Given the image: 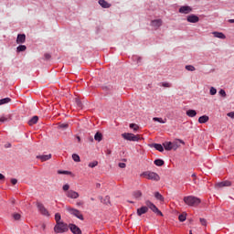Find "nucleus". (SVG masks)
<instances>
[{
  "instance_id": "obj_1",
  "label": "nucleus",
  "mask_w": 234,
  "mask_h": 234,
  "mask_svg": "<svg viewBox=\"0 0 234 234\" xmlns=\"http://www.w3.org/2000/svg\"><path fill=\"white\" fill-rule=\"evenodd\" d=\"M122 138H123V140H127L128 142H140V140H142L140 134L135 135L132 133H122Z\"/></svg>"
},
{
  "instance_id": "obj_2",
  "label": "nucleus",
  "mask_w": 234,
  "mask_h": 234,
  "mask_svg": "<svg viewBox=\"0 0 234 234\" xmlns=\"http://www.w3.org/2000/svg\"><path fill=\"white\" fill-rule=\"evenodd\" d=\"M184 202L186 204V206H198L200 204V198L193 197V196H186L184 197Z\"/></svg>"
},
{
  "instance_id": "obj_3",
  "label": "nucleus",
  "mask_w": 234,
  "mask_h": 234,
  "mask_svg": "<svg viewBox=\"0 0 234 234\" xmlns=\"http://www.w3.org/2000/svg\"><path fill=\"white\" fill-rule=\"evenodd\" d=\"M69 225L63 221L57 223L54 227L55 233H67L69 231Z\"/></svg>"
},
{
  "instance_id": "obj_4",
  "label": "nucleus",
  "mask_w": 234,
  "mask_h": 234,
  "mask_svg": "<svg viewBox=\"0 0 234 234\" xmlns=\"http://www.w3.org/2000/svg\"><path fill=\"white\" fill-rule=\"evenodd\" d=\"M66 210L68 211V213H69V215L76 217V218H79L80 220H84L83 214H81V211L72 207H66Z\"/></svg>"
},
{
  "instance_id": "obj_5",
  "label": "nucleus",
  "mask_w": 234,
  "mask_h": 234,
  "mask_svg": "<svg viewBox=\"0 0 234 234\" xmlns=\"http://www.w3.org/2000/svg\"><path fill=\"white\" fill-rule=\"evenodd\" d=\"M142 176H144V178H147L148 180H154V182L160 180V176L154 172H144L142 174Z\"/></svg>"
},
{
  "instance_id": "obj_6",
  "label": "nucleus",
  "mask_w": 234,
  "mask_h": 234,
  "mask_svg": "<svg viewBox=\"0 0 234 234\" xmlns=\"http://www.w3.org/2000/svg\"><path fill=\"white\" fill-rule=\"evenodd\" d=\"M145 206L149 207L154 213H156L157 215H160V217H163L164 214H162V211L156 207V205H154L153 202L147 200L145 201Z\"/></svg>"
},
{
  "instance_id": "obj_7",
  "label": "nucleus",
  "mask_w": 234,
  "mask_h": 234,
  "mask_svg": "<svg viewBox=\"0 0 234 234\" xmlns=\"http://www.w3.org/2000/svg\"><path fill=\"white\" fill-rule=\"evenodd\" d=\"M37 207L40 214H42L44 217H50V213L48 212V209L45 207V205L40 202H37Z\"/></svg>"
},
{
  "instance_id": "obj_8",
  "label": "nucleus",
  "mask_w": 234,
  "mask_h": 234,
  "mask_svg": "<svg viewBox=\"0 0 234 234\" xmlns=\"http://www.w3.org/2000/svg\"><path fill=\"white\" fill-rule=\"evenodd\" d=\"M231 186V183L230 181H222V182H218L215 185V188L216 189H222V187H229Z\"/></svg>"
},
{
  "instance_id": "obj_9",
  "label": "nucleus",
  "mask_w": 234,
  "mask_h": 234,
  "mask_svg": "<svg viewBox=\"0 0 234 234\" xmlns=\"http://www.w3.org/2000/svg\"><path fill=\"white\" fill-rule=\"evenodd\" d=\"M193 12V8L189 5H183L179 8V14H191Z\"/></svg>"
},
{
  "instance_id": "obj_10",
  "label": "nucleus",
  "mask_w": 234,
  "mask_h": 234,
  "mask_svg": "<svg viewBox=\"0 0 234 234\" xmlns=\"http://www.w3.org/2000/svg\"><path fill=\"white\" fill-rule=\"evenodd\" d=\"M69 228L73 234H82L81 229H80V227L76 226L75 224H69Z\"/></svg>"
},
{
  "instance_id": "obj_11",
  "label": "nucleus",
  "mask_w": 234,
  "mask_h": 234,
  "mask_svg": "<svg viewBox=\"0 0 234 234\" xmlns=\"http://www.w3.org/2000/svg\"><path fill=\"white\" fill-rule=\"evenodd\" d=\"M66 197H68V198H80V194L74 190H69L68 192H66Z\"/></svg>"
},
{
  "instance_id": "obj_12",
  "label": "nucleus",
  "mask_w": 234,
  "mask_h": 234,
  "mask_svg": "<svg viewBox=\"0 0 234 234\" xmlns=\"http://www.w3.org/2000/svg\"><path fill=\"white\" fill-rule=\"evenodd\" d=\"M186 21L188 23H198L200 21V18L197 15H189L186 17Z\"/></svg>"
},
{
  "instance_id": "obj_13",
  "label": "nucleus",
  "mask_w": 234,
  "mask_h": 234,
  "mask_svg": "<svg viewBox=\"0 0 234 234\" xmlns=\"http://www.w3.org/2000/svg\"><path fill=\"white\" fill-rule=\"evenodd\" d=\"M25 41H27V36L25 34H18L16 43L19 45L25 43Z\"/></svg>"
},
{
  "instance_id": "obj_14",
  "label": "nucleus",
  "mask_w": 234,
  "mask_h": 234,
  "mask_svg": "<svg viewBox=\"0 0 234 234\" xmlns=\"http://www.w3.org/2000/svg\"><path fill=\"white\" fill-rule=\"evenodd\" d=\"M149 211V207H142L137 209V215L138 217H142V215H145Z\"/></svg>"
},
{
  "instance_id": "obj_15",
  "label": "nucleus",
  "mask_w": 234,
  "mask_h": 234,
  "mask_svg": "<svg viewBox=\"0 0 234 234\" xmlns=\"http://www.w3.org/2000/svg\"><path fill=\"white\" fill-rule=\"evenodd\" d=\"M162 23V19H155L151 21V25L154 27V28H160Z\"/></svg>"
},
{
  "instance_id": "obj_16",
  "label": "nucleus",
  "mask_w": 234,
  "mask_h": 234,
  "mask_svg": "<svg viewBox=\"0 0 234 234\" xmlns=\"http://www.w3.org/2000/svg\"><path fill=\"white\" fill-rule=\"evenodd\" d=\"M41 162H47V160H50L52 158V154H43V155H38L37 156Z\"/></svg>"
},
{
  "instance_id": "obj_17",
  "label": "nucleus",
  "mask_w": 234,
  "mask_h": 234,
  "mask_svg": "<svg viewBox=\"0 0 234 234\" xmlns=\"http://www.w3.org/2000/svg\"><path fill=\"white\" fill-rule=\"evenodd\" d=\"M214 37H218V39H226V35H224L222 32H213L212 33Z\"/></svg>"
},
{
  "instance_id": "obj_18",
  "label": "nucleus",
  "mask_w": 234,
  "mask_h": 234,
  "mask_svg": "<svg viewBox=\"0 0 234 234\" xmlns=\"http://www.w3.org/2000/svg\"><path fill=\"white\" fill-rule=\"evenodd\" d=\"M207 122H209V116L207 115H202L201 117L198 118L199 123H207Z\"/></svg>"
},
{
  "instance_id": "obj_19",
  "label": "nucleus",
  "mask_w": 234,
  "mask_h": 234,
  "mask_svg": "<svg viewBox=\"0 0 234 234\" xmlns=\"http://www.w3.org/2000/svg\"><path fill=\"white\" fill-rule=\"evenodd\" d=\"M151 147H154L156 151H159V153H164V146L160 144H153Z\"/></svg>"
},
{
  "instance_id": "obj_20",
  "label": "nucleus",
  "mask_w": 234,
  "mask_h": 234,
  "mask_svg": "<svg viewBox=\"0 0 234 234\" xmlns=\"http://www.w3.org/2000/svg\"><path fill=\"white\" fill-rule=\"evenodd\" d=\"M99 5H101L102 8H111V4L105 0H99Z\"/></svg>"
},
{
  "instance_id": "obj_21",
  "label": "nucleus",
  "mask_w": 234,
  "mask_h": 234,
  "mask_svg": "<svg viewBox=\"0 0 234 234\" xmlns=\"http://www.w3.org/2000/svg\"><path fill=\"white\" fill-rule=\"evenodd\" d=\"M38 120H39V117L34 116L32 119H30L28 121V125H30V126L36 125V123H37Z\"/></svg>"
},
{
  "instance_id": "obj_22",
  "label": "nucleus",
  "mask_w": 234,
  "mask_h": 234,
  "mask_svg": "<svg viewBox=\"0 0 234 234\" xmlns=\"http://www.w3.org/2000/svg\"><path fill=\"white\" fill-rule=\"evenodd\" d=\"M163 145H164L165 151H171L173 149L172 142H165Z\"/></svg>"
},
{
  "instance_id": "obj_23",
  "label": "nucleus",
  "mask_w": 234,
  "mask_h": 234,
  "mask_svg": "<svg viewBox=\"0 0 234 234\" xmlns=\"http://www.w3.org/2000/svg\"><path fill=\"white\" fill-rule=\"evenodd\" d=\"M94 140H96V142H101V140H103V134H101L100 132H97L94 135Z\"/></svg>"
},
{
  "instance_id": "obj_24",
  "label": "nucleus",
  "mask_w": 234,
  "mask_h": 234,
  "mask_svg": "<svg viewBox=\"0 0 234 234\" xmlns=\"http://www.w3.org/2000/svg\"><path fill=\"white\" fill-rule=\"evenodd\" d=\"M186 116H188L189 118H195V116H197V111L195 110L186 111Z\"/></svg>"
},
{
  "instance_id": "obj_25",
  "label": "nucleus",
  "mask_w": 234,
  "mask_h": 234,
  "mask_svg": "<svg viewBox=\"0 0 234 234\" xmlns=\"http://www.w3.org/2000/svg\"><path fill=\"white\" fill-rule=\"evenodd\" d=\"M12 101V99L10 98H4L0 100V105H6V103H10Z\"/></svg>"
},
{
  "instance_id": "obj_26",
  "label": "nucleus",
  "mask_w": 234,
  "mask_h": 234,
  "mask_svg": "<svg viewBox=\"0 0 234 234\" xmlns=\"http://www.w3.org/2000/svg\"><path fill=\"white\" fill-rule=\"evenodd\" d=\"M186 70H188L189 72H195L197 69L193 65H186L185 67Z\"/></svg>"
},
{
  "instance_id": "obj_27",
  "label": "nucleus",
  "mask_w": 234,
  "mask_h": 234,
  "mask_svg": "<svg viewBox=\"0 0 234 234\" xmlns=\"http://www.w3.org/2000/svg\"><path fill=\"white\" fill-rule=\"evenodd\" d=\"M154 164L155 165H157L158 167H162V165H164V160L162 159H156L154 160Z\"/></svg>"
},
{
  "instance_id": "obj_28",
  "label": "nucleus",
  "mask_w": 234,
  "mask_h": 234,
  "mask_svg": "<svg viewBox=\"0 0 234 234\" xmlns=\"http://www.w3.org/2000/svg\"><path fill=\"white\" fill-rule=\"evenodd\" d=\"M154 197L157 200H160L161 202H164V196H162V194H160L159 192H155Z\"/></svg>"
},
{
  "instance_id": "obj_29",
  "label": "nucleus",
  "mask_w": 234,
  "mask_h": 234,
  "mask_svg": "<svg viewBox=\"0 0 234 234\" xmlns=\"http://www.w3.org/2000/svg\"><path fill=\"white\" fill-rule=\"evenodd\" d=\"M25 50H27V46L25 45H20L16 48L17 52H25Z\"/></svg>"
},
{
  "instance_id": "obj_30",
  "label": "nucleus",
  "mask_w": 234,
  "mask_h": 234,
  "mask_svg": "<svg viewBox=\"0 0 234 234\" xmlns=\"http://www.w3.org/2000/svg\"><path fill=\"white\" fill-rule=\"evenodd\" d=\"M133 195L134 198H140L142 197V191L140 190L134 191Z\"/></svg>"
},
{
  "instance_id": "obj_31",
  "label": "nucleus",
  "mask_w": 234,
  "mask_h": 234,
  "mask_svg": "<svg viewBox=\"0 0 234 234\" xmlns=\"http://www.w3.org/2000/svg\"><path fill=\"white\" fill-rule=\"evenodd\" d=\"M55 220H56L57 224L61 222V214L56 213L55 214Z\"/></svg>"
},
{
  "instance_id": "obj_32",
  "label": "nucleus",
  "mask_w": 234,
  "mask_h": 234,
  "mask_svg": "<svg viewBox=\"0 0 234 234\" xmlns=\"http://www.w3.org/2000/svg\"><path fill=\"white\" fill-rule=\"evenodd\" d=\"M153 121L154 122H158L159 123H165V121H164V119L159 118V117H154Z\"/></svg>"
},
{
  "instance_id": "obj_33",
  "label": "nucleus",
  "mask_w": 234,
  "mask_h": 234,
  "mask_svg": "<svg viewBox=\"0 0 234 234\" xmlns=\"http://www.w3.org/2000/svg\"><path fill=\"white\" fill-rule=\"evenodd\" d=\"M72 160H74V162H80V155L78 154H73Z\"/></svg>"
},
{
  "instance_id": "obj_34",
  "label": "nucleus",
  "mask_w": 234,
  "mask_h": 234,
  "mask_svg": "<svg viewBox=\"0 0 234 234\" xmlns=\"http://www.w3.org/2000/svg\"><path fill=\"white\" fill-rule=\"evenodd\" d=\"M199 222H200L201 226H207V220H206V218H200Z\"/></svg>"
},
{
  "instance_id": "obj_35",
  "label": "nucleus",
  "mask_w": 234,
  "mask_h": 234,
  "mask_svg": "<svg viewBox=\"0 0 234 234\" xmlns=\"http://www.w3.org/2000/svg\"><path fill=\"white\" fill-rule=\"evenodd\" d=\"M130 129H133V131L136 132V131H138V129H140V127L137 124L131 123Z\"/></svg>"
},
{
  "instance_id": "obj_36",
  "label": "nucleus",
  "mask_w": 234,
  "mask_h": 234,
  "mask_svg": "<svg viewBox=\"0 0 234 234\" xmlns=\"http://www.w3.org/2000/svg\"><path fill=\"white\" fill-rule=\"evenodd\" d=\"M13 218L15 220H20L21 219V214H19V213L13 214Z\"/></svg>"
},
{
  "instance_id": "obj_37",
  "label": "nucleus",
  "mask_w": 234,
  "mask_h": 234,
  "mask_svg": "<svg viewBox=\"0 0 234 234\" xmlns=\"http://www.w3.org/2000/svg\"><path fill=\"white\" fill-rule=\"evenodd\" d=\"M186 214H181L179 215V221L180 222H186Z\"/></svg>"
},
{
  "instance_id": "obj_38",
  "label": "nucleus",
  "mask_w": 234,
  "mask_h": 234,
  "mask_svg": "<svg viewBox=\"0 0 234 234\" xmlns=\"http://www.w3.org/2000/svg\"><path fill=\"white\" fill-rule=\"evenodd\" d=\"M209 92L211 96H215V94H217V89H215V87H211Z\"/></svg>"
},
{
  "instance_id": "obj_39",
  "label": "nucleus",
  "mask_w": 234,
  "mask_h": 234,
  "mask_svg": "<svg viewBox=\"0 0 234 234\" xmlns=\"http://www.w3.org/2000/svg\"><path fill=\"white\" fill-rule=\"evenodd\" d=\"M96 165H98V161H93L91 163L89 164V167H96Z\"/></svg>"
},
{
  "instance_id": "obj_40",
  "label": "nucleus",
  "mask_w": 234,
  "mask_h": 234,
  "mask_svg": "<svg viewBox=\"0 0 234 234\" xmlns=\"http://www.w3.org/2000/svg\"><path fill=\"white\" fill-rule=\"evenodd\" d=\"M58 175H71V172L58 170Z\"/></svg>"
},
{
  "instance_id": "obj_41",
  "label": "nucleus",
  "mask_w": 234,
  "mask_h": 234,
  "mask_svg": "<svg viewBox=\"0 0 234 234\" xmlns=\"http://www.w3.org/2000/svg\"><path fill=\"white\" fill-rule=\"evenodd\" d=\"M63 191L69 192V189H70V186L69 184H66L62 186Z\"/></svg>"
},
{
  "instance_id": "obj_42",
  "label": "nucleus",
  "mask_w": 234,
  "mask_h": 234,
  "mask_svg": "<svg viewBox=\"0 0 234 234\" xmlns=\"http://www.w3.org/2000/svg\"><path fill=\"white\" fill-rule=\"evenodd\" d=\"M59 128H60V129H69V123H62V124H59Z\"/></svg>"
},
{
  "instance_id": "obj_43",
  "label": "nucleus",
  "mask_w": 234,
  "mask_h": 234,
  "mask_svg": "<svg viewBox=\"0 0 234 234\" xmlns=\"http://www.w3.org/2000/svg\"><path fill=\"white\" fill-rule=\"evenodd\" d=\"M0 122H1L2 123H5V122H8V118H7V117H5V116H2V117L0 118Z\"/></svg>"
},
{
  "instance_id": "obj_44",
  "label": "nucleus",
  "mask_w": 234,
  "mask_h": 234,
  "mask_svg": "<svg viewBox=\"0 0 234 234\" xmlns=\"http://www.w3.org/2000/svg\"><path fill=\"white\" fill-rule=\"evenodd\" d=\"M219 94H220V96H222L223 98H226V90H219Z\"/></svg>"
},
{
  "instance_id": "obj_45",
  "label": "nucleus",
  "mask_w": 234,
  "mask_h": 234,
  "mask_svg": "<svg viewBox=\"0 0 234 234\" xmlns=\"http://www.w3.org/2000/svg\"><path fill=\"white\" fill-rule=\"evenodd\" d=\"M172 149H174V151H176V149H178V145L176 143H172Z\"/></svg>"
},
{
  "instance_id": "obj_46",
  "label": "nucleus",
  "mask_w": 234,
  "mask_h": 234,
  "mask_svg": "<svg viewBox=\"0 0 234 234\" xmlns=\"http://www.w3.org/2000/svg\"><path fill=\"white\" fill-rule=\"evenodd\" d=\"M227 116H229V118H232V120H234V112H230L227 113Z\"/></svg>"
},
{
  "instance_id": "obj_47",
  "label": "nucleus",
  "mask_w": 234,
  "mask_h": 234,
  "mask_svg": "<svg viewBox=\"0 0 234 234\" xmlns=\"http://www.w3.org/2000/svg\"><path fill=\"white\" fill-rule=\"evenodd\" d=\"M126 166L127 165H125V163H119V167H121V169H125Z\"/></svg>"
},
{
  "instance_id": "obj_48",
  "label": "nucleus",
  "mask_w": 234,
  "mask_h": 234,
  "mask_svg": "<svg viewBox=\"0 0 234 234\" xmlns=\"http://www.w3.org/2000/svg\"><path fill=\"white\" fill-rule=\"evenodd\" d=\"M11 184H12L13 186H16V184H17V179L12 178V179H11Z\"/></svg>"
},
{
  "instance_id": "obj_49",
  "label": "nucleus",
  "mask_w": 234,
  "mask_h": 234,
  "mask_svg": "<svg viewBox=\"0 0 234 234\" xmlns=\"http://www.w3.org/2000/svg\"><path fill=\"white\" fill-rule=\"evenodd\" d=\"M78 107H81V101L80 100H76Z\"/></svg>"
},
{
  "instance_id": "obj_50",
  "label": "nucleus",
  "mask_w": 234,
  "mask_h": 234,
  "mask_svg": "<svg viewBox=\"0 0 234 234\" xmlns=\"http://www.w3.org/2000/svg\"><path fill=\"white\" fill-rule=\"evenodd\" d=\"M0 180H5V176L3 174H0Z\"/></svg>"
},
{
  "instance_id": "obj_51",
  "label": "nucleus",
  "mask_w": 234,
  "mask_h": 234,
  "mask_svg": "<svg viewBox=\"0 0 234 234\" xmlns=\"http://www.w3.org/2000/svg\"><path fill=\"white\" fill-rule=\"evenodd\" d=\"M112 152L110 150V149H108L107 151H106V154H111Z\"/></svg>"
},
{
  "instance_id": "obj_52",
  "label": "nucleus",
  "mask_w": 234,
  "mask_h": 234,
  "mask_svg": "<svg viewBox=\"0 0 234 234\" xmlns=\"http://www.w3.org/2000/svg\"><path fill=\"white\" fill-rule=\"evenodd\" d=\"M163 87H169V83L163 84Z\"/></svg>"
},
{
  "instance_id": "obj_53",
  "label": "nucleus",
  "mask_w": 234,
  "mask_h": 234,
  "mask_svg": "<svg viewBox=\"0 0 234 234\" xmlns=\"http://www.w3.org/2000/svg\"><path fill=\"white\" fill-rule=\"evenodd\" d=\"M193 178H197V174H192Z\"/></svg>"
},
{
  "instance_id": "obj_54",
  "label": "nucleus",
  "mask_w": 234,
  "mask_h": 234,
  "mask_svg": "<svg viewBox=\"0 0 234 234\" xmlns=\"http://www.w3.org/2000/svg\"><path fill=\"white\" fill-rule=\"evenodd\" d=\"M229 23H234V19H229Z\"/></svg>"
},
{
  "instance_id": "obj_55",
  "label": "nucleus",
  "mask_w": 234,
  "mask_h": 234,
  "mask_svg": "<svg viewBox=\"0 0 234 234\" xmlns=\"http://www.w3.org/2000/svg\"><path fill=\"white\" fill-rule=\"evenodd\" d=\"M78 142H81V138L80 136L77 137Z\"/></svg>"
},
{
  "instance_id": "obj_56",
  "label": "nucleus",
  "mask_w": 234,
  "mask_h": 234,
  "mask_svg": "<svg viewBox=\"0 0 234 234\" xmlns=\"http://www.w3.org/2000/svg\"><path fill=\"white\" fill-rule=\"evenodd\" d=\"M189 234H193V230H189Z\"/></svg>"
},
{
  "instance_id": "obj_57",
  "label": "nucleus",
  "mask_w": 234,
  "mask_h": 234,
  "mask_svg": "<svg viewBox=\"0 0 234 234\" xmlns=\"http://www.w3.org/2000/svg\"><path fill=\"white\" fill-rule=\"evenodd\" d=\"M46 58H50V56L47 55Z\"/></svg>"
}]
</instances>
